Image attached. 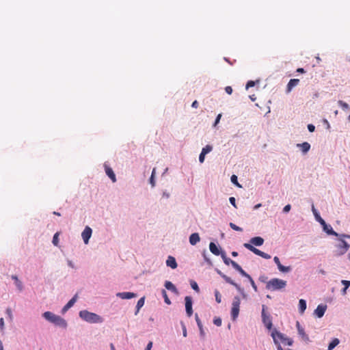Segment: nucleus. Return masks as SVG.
I'll use <instances>...</instances> for the list:
<instances>
[{
    "mask_svg": "<svg viewBox=\"0 0 350 350\" xmlns=\"http://www.w3.org/2000/svg\"><path fill=\"white\" fill-rule=\"evenodd\" d=\"M79 317L90 323H98L103 321V319L100 316L85 310L79 312Z\"/></svg>",
    "mask_w": 350,
    "mask_h": 350,
    "instance_id": "nucleus-1",
    "label": "nucleus"
},
{
    "mask_svg": "<svg viewBox=\"0 0 350 350\" xmlns=\"http://www.w3.org/2000/svg\"><path fill=\"white\" fill-rule=\"evenodd\" d=\"M43 317L45 318V319L54 323L56 325L60 326L64 328H66L67 327V323L66 320H64L61 317L53 314L51 312H45L43 314Z\"/></svg>",
    "mask_w": 350,
    "mask_h": 350,
    "instance_id": "nucleus-2",
    "label": "nucleus"
},
{
    "mask_svg": "<svg viewBox=\"0 0 350 350\" xmlns=\"http://www.w3.org/2000/svg\"><path fill=\"white\" fill-rule=\"evenodd\" d=\"M286 286V281L279 278H273L267 283L266 288L271 291H278L285 288Z\"/></svg>",
    "mask_w": 350,
    "mask_h": 350,
    "instance_id": "nucleus-3",
    "label": "nucleus"
},
{
    "mask_svg": "<svg viewBox=\"0 0 350 350\" xmlns=\"http://www.w3.org/2000/svg\"><path fill=\"white\" fill-rule=\"evenodd\" d=\"M271 336L273 339L275 344H278L279 342L278 339L280 340L284 344L287 345L288 346H291L293 343V340L291 338H287L282 333L278 332L277 329H274L271 332Z\"/></svg>",
    "mask_w": 350,
    "mask_h": 350,
    "instance_id": "nucleus-4",
    "label": "nucleus"
},
{
    "mask_svg": "<svg viewBox=\"0 0 350 350\" xmlns=\"http://www.w3.org/2000/svg\"><path fill=\"white\" fill-rule=\"evenodd\" d=\"M241 304V299L239 297L236 296L233 298L231 308V317L232 320H235L239 314V308Z\"/></svg>",
    "mask_w": 350,
    "mask_h": 350,
    "instance_id": "nucleus-5",
    "label": "nucleus"
},
{
    "mask_svg": "<svg viewBox=\"0 0 350 350\" xmlns=\"http://www.w3.org/2000/svg\"><path fill=\"white\" fill-rule=\"evenodd\" d=\"M262 320L264 325L268 329H271L272 328L273 325H272L271 318L269 315H267L265 313V305L262 306Z\"/></svg>",
    "mask_w": 350,
    "mask_h": 350,
    "instance_id": "nucleus-6",
    "label": "nucleus"
},
{
    "mask_svg": "<svg viewBox=\"0 0 350 350\" xmlns=\"http://www.w3.org/2000/svg\"><path fill=\"white\" fill-rule=\"evenodd\" d=\"M337 247L338 250L336 252V255L341 256L348 251L349 245L345 240L341 239L340 243L337 245Z\"/></svg>",
    "mask_w": 350,
    "mask_h": 350,
    "instance_id": "nucleus-7",
    "label": "nucleus"
},
{
    "mask_svg": "<svg viewBox=\"0 0 350 350\" xmlns=\"http://www.w3.org/2000/svg\"><path fill=\"white\" fill-rule=\"evenodd\" d=\"M185 301L186 313H187V316L189 317H190L193 314L191 297L189 296H187L185 298Z\"/></svg>",
    "mask_w": 350,
    "mask_h": 350,
    "instance_id": "nucleus-8",
    "label": "nucleus"
},
{
    "mask_svg": "<svg viewBox=\"0 0 350 350\" xmlns=\"http://www.w3.org/2000/svg\"><path fill=\"white\" fill-rule=\"evenodd\" d=\"M92 233V230L90 227L86 226L81 233V237L85 244H88Z\"/></svg>",
    "mask_w": 350,
    "mask_h": 350,
    "instance_id": "nucleus-9",
    "label": "nucleus"
},
{
    "mask_svg": "<svg viewBox=\"0 0 350 350\" xmlns=\"http://www.w3.org/2000/svg\"><path fill=\"white\" fill-rule=\"evenodd\" d=\"M218 273L225 280L227 283L234 286L239 292L243 291V289L241 288L240 285L234 282L230 277L222 273L220 271H218Z\"/></svg>",
    "mask_w": 350,
    "mask_h": 350,
    "instance_id": "nucleus-10",
    "label": "nucleus"
},
{
    "mask_svg": "<svg viewBox=\"0 0 350 350\" xmlns=\"http://www.w3.org/2000/svg\"><path fill=\"white\" fill-rule=\"evenodd\" d=\"M327 310V306L323 304L319 305L314 310V314L318 318H321Z\"/></svg>",
    "mask_w": 350,
    "mask_h": 350,
    "instance_id": "nucleus-11",
    "label": "nucleus"
},
{
    "mask_svg": "<svg viewBox=\"0 0 350 350\" xmlns=\"http://www.w3.org/2000/svg\"><path fill=\"white\" fill-rule=\"evenodd\" d=\"M299 83V79H291L286 85V92L289 93L292 91L293 88L297 86Z\"/></svg>",
    "mask_w": 350,
    "mask_h": 350,
    "instance_id": "nucleus-12",
    "label": "nucleus"
},
{
    "mask_svg": "<svg viewBox=\"0 0 350 350\" xmlns=\"http://www.w3.org/2000/svg\"><path fill=\"white\" fill-rule=\"evenodd\" d=\"M105 170L106 174L109 177L112 182L115 183L116 181V178L113 170L110 167L105 164Z\"/></svg>",
    "mask_w": 350,
    "mask_h": 350,
    "instance_id": "nucleus-13",
    "label": "nucleus"
},
{
    "mask_svg": "<svg viewBox=\"0 0 350 350\" xmlns=\"http://www.w3.org/2000/svg\"><path fill=\"white\" fill-rule=\"evenodd\" d=\"M117 296L123 299H129L135 297L136 295L131 292H122L117 293Z\"/></svg>",
    "mask_w": 350,
    "mask_h": 350,
    "instance_id": "nucleus-14",
    "label": "nucleus"
},
{
    "mask_svg": "<svg viewBox=\"0 0 350 350\" xmlns=\"http://www.w3.org/2000/svg\"><path fill=\"white\" fill-rule=\"evenodd\" d=\"M297 327L298 333L301 336L302 339L305 341H309L308 336L306 334L304 328L300 326L299 322H297Z\"/></svg>",
    "mask_w": 350,
    "mask_h": 350,
    "instance_id": "nucleus-15",
    "label": "nucleus"
},
{
    "mask_svg": "<svg viewBox=\"0 0 350 350\" xmlns=\"http://www.w3.org/2000/svg\"><path fill=\"white\" fill-rule=\"evenodd\" d=\"M195 319H196L198 327V328L200 329V336H201L202 338H204L205 337V332H204V330L203 329V326H202V323L201 322V320L200 319L198 314H195Z\"/></svg>",
    "mask_w": 350,
    "mask_h": 350,
    "instance_id": "nucleus-16",
    "label": "nucleus"
},
{
    "mask_svg": "<svg viewBox=\"0 0 350 350\" xmlns=\"http://www.w3.org/2000/svg\"><path fill=\"white\" fill-rule=\"evenodd\" d=\"M77 299V295H75L62 308V312H66L69 308H70L76 302Z\"/></svg>",
    "mask_w": 350,
    "mask_h": 350,
    "instance_id": "nucleus-17",
    "label": "nucleus"
},
{
    "mask_svg": "<svg viewBox=\"0 0 350 350\" xmlns=\"http://www.w3.org/2000/svg\"><path fill=\"white\" fill-rule=\"evenodd\" d=\"M264 239L260 237H255L250 239V244L256 246H260L263 244Z\"/></svg>",
    "mask_w": 350,
    "mask_h": 350,
    "instance_id": "nucleus-18",
    "label": "nucleus"
},
{
    "mask_svg": "<svg viewBox=\"0 0 350 350\" xmlns=\"http://www.w3.org/2000/svg\"><path fill=\"white\" fill-rule=\"evenodd\" d=\"M244 247L245 248H247V250H249L250 251L252 252L253 253H254L255 254L260 256L261 255V252L262 251H260V250L256 248L255 247H254L252 244L250 243H244Z\"/></svg>",
    "mask_w": 350,
    "mask_h": 350,
    "instance_id": "nucleus-19",
    "label": "nucleus"
},
{
    "mask_svg": "<svg viewBox=\"0 0 350 350\" xmlns=\"http://www.w3.org/2000/svg\"><path fill=\"white\" fill-rule=\"evenodd\" d=\"M200 240L199 234L197 232L193 233L189 237V243L192 245H195Z\"/></svg>",
    "mask_w": 350,
    "mask_h": 350,
    "instance_id": "nucleus-20",
    "label": "nucleus"
},
{
    "mask_svg": "<svg viewBox=\"0 0 350 350\" xmlns=\"http://www.w3.org/2000/svg\"><path fill=\"white\" fill-rule=\"evenodd\" d=\"M166 265L167 266L171 267L172 269H176L177 267V263L175 258L171 256L167 257V259L166 260Z\"/></svg>",
    "mask_w": 350,
    "mask_h": 350,
    "instance_id": "nucleus-21",
    "label": "nucleus"
},
{
    "mask_svg": "<svg viewBox=\"0 0 350 350\" xmlns=\"http://www.w3.org/2000/svg\"><path fill=\"white\" fill-rule=\"evenodd\" d=\"M209 249L210 251L215 255L219 256L220 254L219 250L218 249L217 246L215 245V243L211 242L209 244Z\"/></svg>",
    "mask_w": 350,
    "mask_h": 350,
    "instance_id": "nucleus-22",
    "label": "nucleus"
},
{
    "mask_svg": "<svg viewBox=\"0 0 350 350\" xmlns=\"http://www.w3.org/2000/svg\"><path fill=\"white\" fill-rule=\"evenodd\" d=\"M165 287L167 290L171 291L174 293H178V291H177V288H176V286L170 281H166L165 282Z\"/></svg>",
    "mask_w": 350,
    "mask_h": 350,
    "instance_id": "nucleus-23",
    "label": "nucleus"
},
{
    "mask_svg": "<svg viewBox=\"0 0 350 350\" xmlns=\"http://www.w3.org/2000/svg\"><path fill=\"white\" fill-rule=\"evenodd\" d=\"M297 146L301 148V150L304 153L308 152L310 148V145L308 142H304L302 144H297Z\"/></svg>",
    "mask_w": 350,
    "mask_h": 350,
    "instance_id": "nucleus-24",
    "label": "nucleus"
},
{
    "mask_svg": "<svg viewBox=\"0 0 350 350\" xmlns=\"http://www.w3.org/2000/svg\"><path fill=\"white\" fill-rule=\"evenodd\" d=\"M306 309V301L301 299L299 301V310L301 314H303Z\"/></svg>",
    "mask_w": 350,
    "mask_h": 350,
    "instance_id": "nucleus-25",
    "label": "nucleus"
},
{
    "mask_svg": "<svg viewBox=\"0 0 350 350\" xmlns=\"http://www.w3.org/2000/svg\"><path fill=\"white\" fill-rule=\"evenodd\" d=\"M340 341L338 338H334L329 344L327 350H332L335 347L339 344Z\"/></svg>",
    "mask_w": 350,
    "mask_h": 350,
    "instance_id": "nucleus-26",
    "label": "nucleus"
},
{
    "mask_svg": "<svg viewBox=\"0 0 350 350\" xmlns=\"http://www.w3.org/2000/svg\"><path fill=\"white\" fill-rule=\"evenodd\" d=\"M12 278L14 280L17 288L21 291L23 289V284L22 282L18 280V277L16 275H12Z\"/></svg>",
    "mask_w": 350,
    "mask_h": 350,
    "instance_id": "nucleus-27",
    "label": "nucleus"
},
{
    "mask_svg": "<svg viewBox=\"0 0 350 350\" xmlns=\"http://www.w3.org/2000/svg\"><path fill=\"white\" fill-rule=\"evenodd\" d=\"M221 258L224 260V262L226 265H229L230 264L231 265V262H232L233 260L230 259L229 258H228L226 255V253L225 252H221Z\"/></svg>",
    "mask_w": 350,
    "mask_h": 350,
    "instance_id": "nucleus-28",
    "label": "nucleus"
},
{
    "mask_svg": "<svg viewBox=\"0 0 350 350\" xmlns=\"http://www.w3.org/2000/svg\"><path fill=\"white\" fill-rule=\"evenodd\" d=\"M278 269L281 271V272H283V273H286V272H288L291 271V267H285V266H283L281 263H279L278 265Z\"/></svg>",
    "mask_w": 350,
    "mask_h": 350,
    "instance_id": "nucleus-29",
    "label": "nucleus"
},
{
    "mask_svg": "<svg viewBox=\"0 0 350 350\" xmlns=\"http://www.w3.org/2000/svg\"><path fill=\"white\" fill-rule=\"evenodd\" d=\"M278 269L281 271V272H283V273H286V272H288L291 271V267H285V266H283L281 263H279L278 265Z\"/></svg>",
    "mask_w": 350,
    "mask_h": 350,
    "instance_id": "nucleus-30",
    "label": "nucleus"
},
{
    "mask_svg": "<svg viewBox=\"0 0 350 350\" xmlns=\"http://www.w3.org/2000/svg\"><path fill=\"white\" fill-rule=\"evenodd\" d=\"M213 150V146H211V145H206L205 147H204L202 150V154H206L208 153H209L210 152H211Z\"/></svg>",
    "mask_w": 350,
    "mask_h": 350,
    "instance_id": "nucleus-31",
    "label": "nucleus"
},
{
    "mask_svg": "<svg viewBox=\"0 0 350 350\" xmlns=\"http://www.w3.org/2000/svg\"><path fill=\"white\" fill-rule=\"evenodd\" d=\"M328 234L334 235V236H338V233L336 232L334 230H333L331 226L327 225V230H325Z\"/></svg>",
    "mask_w": 350,
    "mask_h": 350,
    "instance_id": "nucleus-32",
    "label": "nucleus"
},
{
    "mask_svg": "<svg viewBox=\"0 0 350 350\" xmlns=\"http://www.w3.org/2000/svg\"><path fill=\"white\" fill-rule=\"evenodd\" d=\"M161 293H162V295H163V297L164 298L165 302L167 304L170 305L171 304V301L170 300L165 290L163 289L162 291H161Z\"/></svg>",
    "mask_w": 350,
    "mask_h": 350,
    "instance_id": "nucleus-33",
    "label": "nucleus"
},
{
    "mask_svg": "<svg viewBox=\"0 0 350 350\" xmlns=\"http://www.w3.org/2000/svg\"><path fill=\"white\" fill-rule=\"evenodd\" d=\"M312 212H313V213H314V215L315 216L316 219L320 223L321 219H322V218L319 215V214L318 211H317V209L314 208V205H312Z\"/></svg>",
    "mask_w": 350,
    "mask_h": 350,
    "instance_id": "nucleus-34",
    "label": "nucleus"
},
{
    "mask_svg": "<svg viewBox=\"0 0 350 350\" xmlns=\"http://www.w3.org/2000/svg\"><path fill=\"white\" fill-rule=\"evenodd\" d=\"M144 305V297L140 298L137 303V312Z\"/></svg>",
    "mask_w": 350,
    "mask_h": 350,
    "instance_id": "nucleus-35",
    "label": "nucleus"
},
{
    "mask_svg": "<svg viewBox=\"0 0 350 350\" xmlns=\"http://www.w3.org/2000/svg\"><path fill=\"white\" fill-rule=\"evenodd\" d=\"M230 180H231V182L234 184L235 185H237V187H241V186L239 185V183H238V180H237V176L234 174H233L231 178H230Z\"/></svg>",
    "mask_w": 350,
    "mask_h": 350,
    "instance_id": "nucleus-36",
    "label": "nucleus"
},
{
    "mask_svg": "<svg viewBox=\"0 0 350 350\" xmlns=\"http://www.w3.org/2000/svg\"><path fill=\"white\" fill-rule=\"evenodd\" d=\"M229 226L234 230H236V231H238V232H242L243 231V229L239 227L238 226H237L234 223L230 222Z\"/></svg>",
    "mask_w": 350,
    "mask_h": 350,
    "instance_id": "nucleus-37",
    "label": "nucleus"
},
{
    "mask_svg": "<svg viewBox=\"0 0 350 350\" xmlns=\"http://www.w3.org/2000/svg\"><path fill=\"white\" fill-rule=\"evenodd\" d=\"M215 296L216 301L219 304L221 301V297L219 292L217 290L215 291Z\"/></svg>",
    "mask_w": 350,
    "mask_h": 350,
    "instance_id": "nucleus-38",
    "label": "nucleus"
},
{
    "mask_svg": "<svg viewBox=\"0 0 350 350\" xmlns=\"http://www.w3.org/2000/svg\"><path fill=\"white\" fill-rule=\"evenodd\" d=\"M58 237H59V233L56 232L53 237V243L54 244V245L57 246L58 245V243H59Z\"/></svg>",
    "mask_w": 350,
    "mask_h": 350,
    "instance_id": "nucleus-39",
    "label": "nucleus"
},
{
    "mask_svg": "<svg viewBox=\"0 0 350 350\" xmlns=\"http://www.w3.org/2000/svg\"><path fill=\"white\" fill-rule=\"evenodd\" d=\"M191 288L196 291V292H199L200 291V288L198 287V284L195 282V281H191Z\"/></svg>",
    "mask_w": 350,
    "mask_h": 350,
    "instance_id": "nucleus-40",
    "label": "nucleus"
},
{
    "mask_svg": "<svg viewBox=\"0 0 350 350\" xmlns=\"http://www.w3.org/2000/svg\"><path fill=\"white\" fill-rule=\"evenodd\" d=\"M249 281H250L253 289L254 290V291L257 292L258 291L257 286L256 285V284H255L254 280L252 278V277L250 278Z\"/></svg>",
    "mask_w": 350,
    "mask_h": 350,
    "instance_id": "nucleus-41",
    "label": "nucleus"
},
{
    "mask_svg": "<svg viewBox=\"0 0 350 350\" xmlns=\"http://www.w3.org/2000/svg\"><path fill=\"white\" fill-rule=\"evenodd\" d=\"M338 104L342 107L343 109H346L349 108V105L347 103H345L342 100L338 101Z\"/></svg>",
    "mask_w": 350,
    "mask_h": 350,
    "instance_id": "nucleus-42",
    "label": "nucleus"
},
{
    "mask_svg": "<svg viewBox=\"0 0 350 350\" xmlns=\"http://www.w3.org/2000/svg\"><path fill=\"white\" fill-rule=\"evenodd\" d=\"M213 323L217 326H221V319L220 318H215L213 320Z\"/></svg>",
    "mask_w": 350,
    "mask_h": 350,
    "instance_id": "nucleus-43",
    "label": "nucleus"
},
{
    "mask_svg": "<svg viewBox=\"0 0 350 350\" xmlns=\"http://www.w3.org/2000/svg\"><path fill=\"white\" fill-rule=\"evenodd\" d=\"M255 85V82L253 81H249L246 84V89H249L250 88L254 87Z\"/></svg>",
    "mask_w": 350,
    "mask_h": 350,
    "instance_id": "nucleus-44",
    "label": "nucleus"
},
{
    "mask_svg": "<svg viewBox=\"0 0 350 350\" xmlns=\"http://www.w3.org/2000/svg\"><path fill=\"white\" fill-rule=\"evenodd\" d=\"M229 201L230 202V204L235 208H237V205H236V200L234 197H230L229 198Z\"/></svg>",
    "mask_w": 350,
    "mask_h": 350,
    "instance_id": "nucleus-45",
    "label": "nucleus"
},
{
    "mask_svg": "<svg viewBox=\"0 0 350 350\" xmlns=\"http://www.w3.org/2000/svg\"><path fill=\"white\" fill-rule=\"evenodd\" d=\"M260 256L265 259H270L271 258V256L267 253H265L264 252H261Z\"/></svg>",
    "mask_w": 350,
    "mask_h": 350,
    "instance_id": "nucleus-46",
    "label": "nucleus"
},
{
    "mask_svg": "<svg viewBox=\"0 0 350 350\" xmlns=\"http://www.w3.org/2000/svg\"><path fill=\"white\" fill-rule=\"evenodd\" d=\"M341 283L345 286L346 288H349L350 286V281L349 280H342Z\"/></svg>",
    "mask_w": 350,
    "mask_h": 350,
    "instance_id": "nucleus-47",
    "label": "nucleus"
},
{
    "mask_svg": "<svg viewBox=\"0 0 350 350\" xmlns=\"http://www.w3.org/2000/svg\"><path fill=\"white\" fill-rule=\"evenodd\" d=\"M320 224H321V226H323V230H327V224L325 223V221H324V219H321Z\"/></svg>",
    "mask_w": 350,
    "mask_h": 350,
    "instance_id": "nucleus-48",
    "label": "nucleus"
},
{
    "mask_svg": "<svg viewBox=\"0 0 350 350\" xmlns=\"http://www.w3.org/2000/svg\"><path fill=\"white\" fill-rule=\"evenodd\" d=\"M225 91L228 94H231L232 93V88L230 86H226Z\"/></svg>",
    "mask_w": 350,
    "mask_h": 350,
    "instance_id": "nucleus-49",
    "label": "nucleus"
},
{
    "mask_svg": "<svg viewBox=\"0 0 350 350\" xmlns=\"http://www.w3.org/2000/svg\"><path fill=\"white\" fill-rule=\"evenodd\" d=\"M231 265L237 271L238 269H239L241 267V266L234 260L232 262H231Z\"/></svg>",
    "mask_w": 350,
    "mask_h": 350,
    "instance_id": "nucleus-50",
    "label": "nucleus"
},
{
    "mask_svg": "<svg viewBox=\"0 0 350 350\" xmlns=\"http://www.w3.org/2000/svg\"><path fill=\"white\" fill-rule=\"evenodd\" d=\"M205 155L204 154H202V152L200 154L199 156V161L202 163L204 161L205 159Z\"/></svg>",
    "mask_w": 350,
    "mask_h": 350,
    "instance_id": "nucleus-51",
    "label": "nucleus"
},
{
    "mask_svg": "<svg viewBox=\"0 0 350 350\" xmlns=\"http://www.w3.org/2000/svg\"><path fill=\"white\" fill-rule=\"evenodd\" d=\"M221 118V113L218 114L215 119L214 126H216L219 122Z\"/></svg>",
    "mask_w": 350,
    "mask_h": 350,
    "instance_id": "nucleus-52",
    "label": "nucleus"
},
{
    "mask_svg": "<svg viewBox=\"0 0 350 350\" xmlns=\"http://www.w3.org/2000/svg\"><path fill=\"white\" fill-rule=\"evenodd\" d=\"M308 129L310 132H314L315 126L313 124H310L308 125Z\"/></svg>",
    "mask_w": 350,
    "mask_h": 350,
    "instance_id": "nucleus-53",
    "label": "nucleus"
},
{
    "mask_svg": "<svg viewBox=\"0 0 350 350\" xmlns=\"http://www.w3.org/2000/svg\"><path fill=\"white\" fill-rule=\"evenodd\" d=\"M240 274H241V275H243V277H245V278H247L248 280L250 279V278H251V276H250L248 273H247L244 270H243V271H242L240 273Z\"/></svg>",
    "mask_w": 350,
    "mask_h": 350,
    "instance_id": "nucleus-54",
    "label": "nucleus"
},
{
    "mask_svg": "<svg viewBox=\"0 0 350 350\" xmlns=\"http://www.w3.org/2000/svg\"><path fill=\"white\" fill-rule=\"evenodd\" d=\"M291 205H290V204H287V205H286V206L284 207V208H283V211H284V213H288V212L291 210Z\"/></svg>",
    "mask_w": 350,
    "mask_h": 350,
    "instance_id": "nucleus-55",
    "label": "nucleus"
},
{
    "mask_svg": "<svg viewBox=\"0 0 350 350\" xmlns=\"http://www.w3.org/2000/svg\"><path fill=\"white\" fill-rule=\"evenodd\" d=\"M154 171H155V170L154 169L152 172L151 177H150V183L152 184V186H154Z\"/></svg>",
    "mask_w": 350,
    "mask_h": 350,
    "instance_id": "nucleus-56",
    "label": "nucleus"
},
{
    "mask_svg": "<svg viewBox=\"0 0 350 350\" xmlns=\"http://www.w3.org/2000/svg\"><path fill=\"white\" fill-rule=\"evenodd\" d=\"M3 328H4V320L3 318H1L0 319V329L1 331H3Z\"/></svg>",
    "mask_w": 350,
    "mask_h": 350,
    "instance_id": "nucleus-57",
    "label": "nucleus"
},
{
    "mask_svg": "<svg viewBox=\"0 0 350 350\" xmlns=\"http://www.w3.org/2000/svg\"><path fill=\"white\" fill-rule=\"evenodd\" d=\"M6 313L8 314V317H10V319H12V310H11L10 308H7Z\"/></svg>",
    "mask_w": 350,
    "mask_h": 350,
    "instance_id": "nucleus-58",
    "label": "nucleus"
},
{
    "mask_svg": "<svg viewBox=\"0 0 350 350\" xmlns=\"http://www.w3.org/2000/svg\"><path fill=\"white\" fill-rule=\"evenodd\" d=\"M183 335L184 337H186L187 335V329L185 325H183Z\"/></svg>",
    "mask_w": 350,
    "mask_h": 350,
    "instance_id": "nucleus-59",
    "label": "nucleus"
},
{
    "mask_svg": "<svg viewBox=\"0 0 350 350\" xmlns=\"http://www.w3.org/2000/svg\"><path fill=\"white\" fill-rule=\"evenodd\" d=\"M199 106V104H198V102L197 100H194L192 104H191V107H193V108H198Z\"/></svg>",
    "mask_w": 350,
    "mask_h": 350,
    "instance_id": "nucleus-60",
    "label": "nucleus"
},
{
    "mask_svg": "<svg viewBox=\"0 0 350 350\" xmlns=\"http://www.w3.org/2000/svg\"><path fill=\"white\" fill-rule=\"evenodd\" d=\"M273 260L275 262V263L278 265L279 263H280V259L278 256H275L273 258Z\"/></svg>",
    "mask_w": 350,
    "mask_h": 350,
    "instance_id": "nucleus-61",
    "label": "nucleus"
},
{
    "mask_svg": "<svg viewBox=\"0 0 350 350\" xmlns=\"http://www.w3.org/2000/svg\"><path fill=\"white\" fill-rule=\"evenodd\" d=\"M152 342H150L148 345H147V347L146 348L145 350H150L151 348H152Z\"/></svg>",
    "mask_w": 350,
    "mask_h": 350,
    "instance_id": "nucleus-62",
    "label": "nucleus"
},
{
    "mask_svg": "<svg viewBox=\"0 0 350 350\" xmlns=\"http://www.w3.org/2000/svg\"><path fill=\"white\" fill-rule=\"evenodd\" d=\"M297 72H300V73H304L305 72V70L304 68H299L297 69Z\"/></svg>",
    "mask_w": 350,
    "mask_h": 350,
    "instance_id": "nucleus-63",
    "label": "nucleus"
},
{
    "mask_svg": "<svg viewBox=\"0 0 350 350\" xmlns=\"http://www.w3.org/2000/svg\"><path fill=\"white\" fill-rule=\"evenodd\" d=\"M231 254H232V256L234 257H237L238 256V252H232Z\"/></svg>",
    "mask_w": 350,
    "mask_h": 350,
    "instance_id": "nucleus-64",
    "label": "nucleus"
}]
</instances>
